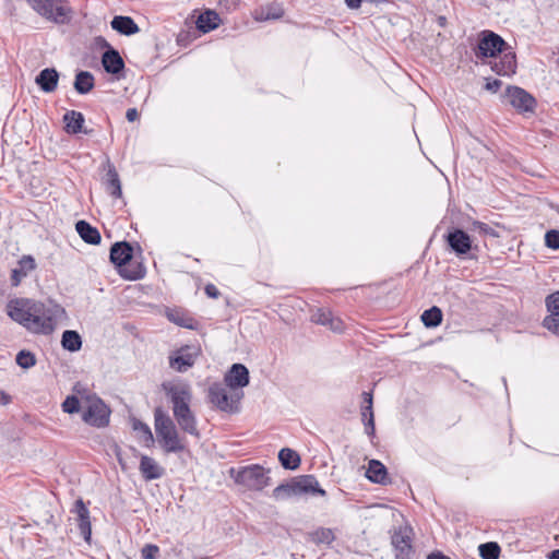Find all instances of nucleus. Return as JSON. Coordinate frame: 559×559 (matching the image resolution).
Here are the masks:
<instances>
[{"label":"nucleus","mask_w":559,"mask_h":559,"mask_svg":"<svg viewBox=\"0 0 559 559\" xmlns=\"http://www.w3.org/2000/svg\"><path fill=\"white\" fill-rule=\"evenodd\" d=\"M8 316L33 333L49 334L64 310L55 304H44L27 298H16L7 305Z\"/></svg>","instance_id":"1"},{"label":"nucleus","mask_w":559,"mask_h":559,"mask_svg":"<svg viewBox=\"0 0 559 559\" xmlns=\"http://www.w3.org/2000/svg\"><path fill=\"white\" fill-rule=\"evenodd\" d=\"M170 401L173 403V414L181 430L185 432L199 437L197 428V419L190 408L192 394L189 385L175 384L168 390Z\"/></svg>","instance_id":"2"},{"label":"nucleus","mask_w":559,"mask_h":559,"mask_svg":"<svg viewBox=\"0 0 559 559\" xmlns=\"http://www.w3.org/2000/svg\"><path fill=\"white\" fill-rule=\"evenodd\" d=\"M154 419L155 431L165 452L177 453L182 451L185 445L171 418L160 408H156L154 413Z\"/></svg>","instance_id":"3"},{"label":"nucleus","mask_w":559,"mask_h":559,"mask_svg":"<svg viewBox=\"0 0 559 559\" xmlns=\"http://www.w3.org/2000/svg\"><path fill=\"white\" fill-rule=\"evenodd\" d=\"M111 411L105 402L95 394H83L82 420L95 428H105L109 425Z\"/></svg>","instance_id":"4"},{"label":"nucleus","mask_w":559,"mask_h":559,"mask_svg":"<svg viewBox=\"0 0 559 559\" xmlns=\"http://www.w3.org/2000/svg\"><path fill=\"white\" fill-rule=\"evenodd\" d=\"M319 493L325 495V491L319 488V483L312 475H305L293 479L287 484H282L273 490V498L275 500H285L292 497L301 496L304 493Z\"/></svg>","instance_id":"5"},{"label":"nucleus","mask_w":559,"mask_h":559,"mask_svg":"<svg viewBox=\"0 0 559 559\" xmlns=\"http://www.w3.org/2000/svg\"><path fill=\"white\" fill-rule=\"evenodd\" d=\"M31 8L45 20L55 24H66L72 11L67 0H26Z\"/></svg>","instance_id":"6"},{"label":"nucleus","mask_w":559,"mask_h":559,"mask_svg":"<svg viewBox=\"0 0 559 559\" xmlns=\"http://www.w3.org/2000/svg\"><path fill=\"white\" fill-rule=\"evenodd\" d=\"M236 484L249 490L260 491L269 486L270 477L267 472L260 465H250L240 468L234 477Z\"/></svg>","instance_id":"7"},{"label":"nucleus","mask_w":559,"mask_h":559,"mask_svg":"<svg viewBox=\"0 0 559 559\" xmlns=\"http://www.w3.org/2000/svg\"><path fill=\"white\" fill-rule=\"evenodd\" d=\"M209 396L211 402L221 411L234 413L238 411V403L242 393H229L227 388L215 383L210 388Z\"/></svg>","instance_id":"8"},{"label":"nucleus","mask_w":559,"mask_h":559,"mask_svg":"<svg viewBox=\"0 0 559 559\" xmlns=\"http://www.w3.org/2000/svg\"><path fill=\"white\" fill-rule=\"evenodd\" d=\"M391 544L396 559H412L413 556V528L402 525L393 531Z\"/></svg>","instance_id":"9"},{"label":"nucleus","mask_w":559,"mask_h":559,"mask_svg":"<svg viewBox=\"0 0 559 559\" xmlns=\"http://www.w3.org/2000/svg\"><path fill=\"white\" fill-rule=\"evenodd\" d=\"M503 97L509 105L521 112L533 111L536 105L535 98L525 90L518 86H508Z\"/></svg>","instance_id":"10"},{"label":"nucleus","mask_w":559,"mask_h":559,"mask_svg":"<svg viewBox=\"0 0 559 559\" xmlns=\"http://www.w3.org/2000/svg\"><path fill=\"white\" fill-rule=\"evenodd\" d=\"M548 316L543 320V326L554 334H559V290L545 299Z\"/></svg>","instance_id":"11"},{"label":"nucleus","mask_w":559,"mask_h":559,"mask_svg":"<svg viewBox=\"0 0 559 559\" xmlns=\"http://www.w3.org/2000/svg\"><path fill=\"white\" fill-rule=\"evenodd\" d=\"M504 40L492 32H485L478 43L477 57H495L497 52L503 50Z\"/></svg>","instance_id":"12"},{"label":"nucleus","mask_w":559,"mask_h":559,"mask_svg":"<svg viewBox=\"0 0 559 559\" xmlns=\"http://www.w3.org/2000/svg\"><path fill=\"white\" fill-rule=\"evenodd\" d=\"M226 386L230 390L242 389L249 384V370L245 365L234 364L224 377Z\"/></svg>","instance_id":"13"},{"label":"nucleus","mask_w":559,"mask_h":559,"mask_svg":"<svg viewBox=\"0 0 559 559\" xmlns=\"http://www.w3.org/2000/svg\"><path fill=\"white\" fill-rule=\"evenodd\" d=\"M447 240L451 249L459 255L465 254L472 249V240L462 229L449 233Z\"/></svg>","instance_id":"14"},{"label":"nucleus","mask_w":559,"mask_h":559,"mask_svg":"<svg viewBox=\"0 0 559 559\" xmlns=\"http://www.w3.org/2000/svg\"><path fill=\"white\" fill-rule=\"evenodd\" d=\"M139 469L146 481L160 478L165 472L164 467L148 455H141Z\"/></svg>","instance_id":"15"},{"label":"nucleus","mask_w":559,"mask_h":559,"mask_svg":"<svg viewBox=\"0 0 559 559\" xmlns=\"http://www.w3.org/2000/svg\"><path fill=\"white\" fill-rule=\"evenodd\" d=\"M78 515V522H79V528L86 542L90 540L92 528H91V521H90V511L84 504L82 499H79L74 503V508L72 510Z\"/></svg>","instance_id":"16"},{"label":"nucleus","mask_w":559,"mask_h":559,"mask_svg":"<svg viewBox=\"0 0 559 559\" xmlns=\"http://www.w3.org/2000/svg\"><path fill=\"white\" fill-rule=\"evenodd\" d=\"M59 81V73L55 68H46L39 72L35 79V83L45 93L56 91Z\"/></svg>","instance_id":"17"},{"label":"nucleus","mask_w":559,"mask_h":559,"mask_svg":"<svg viewBox=\"0 0 559 559\" xmlns=\"http://www.w3.org/2000/svg\"><path fill=\"white\" fill-rule=\"evenodd\" d=\"M132 258V247L123 241L115 243L110 249V261L118 267L126 265Z\"/></svg>","instance_id":"18"},{"label":"nucleus","mask_w":559,"mask_h":559,"mask_svg":"<svg viewBox=\"0 0 559 559\" xmlns=\"http://www.w3.org/2000/svg\"><path fill=\"white\" fill-rule=\"evenodd\" d=\"M102 63L106 72L111 74H118L124 68L123 59L119 52L112 48L104 52Z\"/></svg>","instance_id":"19"},{"label":"nucleus","mask_w":559,"mask_h":559,"mask_svg":"<svg viewBox=\"0 0 559 559\" xmlns=\"http://www.w3.org/2000/svg\"><path fill=\"white\" fill-rule=\"evenodd\" d=\"M110 25L112 29L126 36L140 32L138 24L130 16L117 15L111 20Z\"/></svg>","instance_id":"20"},{"label":"nucleus","mask_w":559,"mask_h":559,"mask_svg":"<svg viewBox=\"0 0 559 559\" xmlns=\"http://www.w3.org/2000/svg\"><path fill=\"white\" fill-rule=\"evenodd\" d=\"M35 269V260L31 255H24L19 261V266L12 270L11 282L13 286H17L21 281Z\"/></svg>","instance_id":"21"},{"label":"nucleus","mask_w":559,"mask_h":559,"mask_svg":"<svg viewBox=\"0 0 559 559\" xmlns=\"http://www.w3.org/2000/svg\"><path fill=\"white\" fill-rule=\"evenodd\" d=\"M75 229L80 237L90 245H98L102 240L100 234L97 228L93 227L85 221H79L75 225Z\"/></svg>","instance_id":"22"},{"label":"nucleus","mask_w":559,"mask_h":559,"mask_svg":"<svg viewBox=\"0 0 559 559\" xmlns=\"http://www.w3.org/2000/svg\"><path fill=\"white\" fill-rule=\"evenodd\" d=\"M365 405L361 407V418L365 421L366 432L372 435L374 432V417L372 412V394L370 392L362 393Z\"/></svg>","instance_id":"23"},{"label":"nucleus","mask_w":559,"mask_h":559,"mask_svg":"<svg viewBox=\"0 0 559 559\" xmlns=\"http://www.w3.org/2000/svg\"><path fill=\"white\" fill-rule=\"evenodd\" d=\"M366 477L376 484H385L388 480L386 467L378 460H371L368 463Z\"/></svg>","instance_id":"24"},{"label":"nucleus","mask_w":559,"mask_h":559,"mask_svg":"<svg viewBox=\"0 0 559 559\" xmlns=\"http://www.w3.org/2000/svg\"><path fill=\"white\" fill-rule=\"evenodd\" d=\"M104 183H105L106 191L114 198H120L122 195L121 182L119 179V175H118L116 168L114 167V165H111V164H108V170H107L106 179H105Z\"/></svg>","instance_id":"25"},{"label":"nucleus","mask_w":559,"mask_h":559,"mask_svg":"<svg viewBox=\"0 0 559 559\" xmlns=\"http://www.w3.org/2000/svg\"><path fill=\"white\" fill-rule=\"evenodd\" d=\"M219 23V15L216 12L210 10L200 14L197 20V26L203 33H209L218 27Z\"/></svg>","instance_id":"26"},{"label":"nucleus","mask_w":559,"mask_h":559,"mask_svg":"<svg viewBox=\"0 0 559 559\" xmlns=\"http://www.w3.org/2000/svg\"><path fill=\"white\" fill-rule=\"evenodd\" d=\"M66 123V131L71 134H76L82 131L84 123V116L80 111L70 110L63 116Z\"/></svg>","instance_id":"27"},{"label":"nucleus","mask_w":559,"mask_h":559,"mask_svg":"<svg viewBox=\"0 0 559 559\" xmlns=\"http://www.w3.org/2000/svg\"><path fill=\"white\" fill-rule=\"evenodd\" d=\"M283 13L284 11L281 4L271 3L257 10L254 13V19L257 21L277 20L283 16Z\"/></svg>","instance_id":"28"},{"label":"nucleus","mask_w":559,"mask_h":559,"mask_svg":"<svg viewBox=\"0 0 559 559\" xmlns=\"http://www.w3.org/2000/svg\"><path fill=\"white\" fill-rule=\"evenodd\" d=\"M278 460L282 466L286 469L294 471L297 469L300 465L299 454L289 448H284L280 451Z\"/></svg>","instance_id":"29"},{"label":"nucleus","mask_w":559,"mask_h":559,"mask_svg":"<svg viewBox=\"0 0 559 559\" xmlns=\"http://www.w3.org/2000/svg\"><path fill=\"white\" fill-rule=\"evenodd\" d=\"M94 87V76L88 71H80L75 75L74 88L79 94H87Z\"/></svg>","instance_id":"30"},{"label":"nucleus","mask_w":559,"mask_h":559,"mask_svg":"<svg viewBox=\"0 0 559 559\" xmlns=\"http://www.w3.org/2000/svg\"><path fill=\"white\" fill-rule=\"evenodd\" d=\"M493 69L499 75H511L515 73V55L512 52L504 53L503 59L499 63H495Z\"/></svg>","instance_id":"31"},{"label":"nucleus","mask_w":559,"mask_h":559,"mask_svg":"<svg viewBox=\"0 0 559 559\" xmlns=\"http://www.w3.org/2000/svg\"><path fill=\"white\" fill-rule=\"evenodd\" d=\"M62 346L70 350V352H76L82 346V340L78 332L67 330L62 334Z\"/></svg>","instance_id":"32"},{"label":"nucleus","mask_w":559,"mask_h":559,"mask_svg":"<svg viewBox=\"0 0 559 559\" xmlns=\"http://www.w3.org/2000/svg\"><path fill=\"white\" fill-rule=\"evenodd\" d=\"M421 321L427 328L438 326L442 321V312L438 307H432L424 311Z\"/></svg>","instance_id":"33"},{"label":"nucleus","mask_w":559,"mask_h":559,"mask_svg":"<svg viewBox=\"0 0 559 559\" xmlns=\"http://www.w3.org/2000/svg\"><path fill=\"white\" fill-rule=\"evenodd\" d=\"M132 428L134 431H138L140 433V439L146 447H151L153 444L154 438L150 427L146 424L138 419H134L132 423Z\"/></svg>","instance_id":"34"},{"label":"nucleus","mask_w":559,"mask_h":559,"mask_svg":"<svg viewBox=\"0 0 559 559\" xmlns=\"http://www.w3.org/2000/svg\"><path fill=\"white\" fill-rule=\"evenodd\" d=\"M194 364V355L180 353L177 357L170 360V365L177 371H186Z\"/></svg>","instance_id":"35"},{"label":"nucleus","mask_w":559,"mask_h":559,"mask_svg":"<svg viewBox=\"0 0 559 559\" xmlns=\"http://www.w3.org/2000/svg\"><path fill=\"white\" fill-rule=\"evenodd\" d=\"M83 408V394L80 397L74 395L68 396L62 403V411L68 414L82 412Z\"/></svg>","instance_id":"36"},{"label":"nucleus","mask_w":559,"mask_h":559,"mask_svg":"<svg viewBox=\"0 0 559 559\" xmlns=\"http://www.w3.org/2000/svg\"><path fill=\"white\" fill-rule=\"evenodd\" d=\"M479 556L483 559H499L500 547L497 543L490 542L481 544L479 547Z\"/></svg>","instance_id":"37"},{"label":"nucleus","mask_w":559,"mask_h":559,"mask_svg":"<svg viewBox=\"0 0 559 559\" xmlns=\"http://www.w3.org/2000/svg\"><path fill=\"white\" fill-rule=\"evenodd\" d=\"M16 364L23 369H29L35 366L36 358L35 355L27 350H21L15 358Z\"/></svg>","instance_id":"38"},{"label":"nucleus","mask_w":559,"mask_h":559,"mask_svg":"<svg viewBox=\"0 0 559 559\" xmlns=\"http://www.w3.org/2000/svg\"><path fill=\"white\" fill-rule=\"evenodd\" d=\"M334 539V534L329 528H321L312 534V540L317 544H331Z\"/></svg>","instance_id":"39"},{"label":"nucleus","mask_w":559,"mask_h":559,"mask_svg":"<svg viewBox=\"0 0 559 559\" xmlns=\"http://www.w3.org/2000/svg\"><path fill=\"white\" fill-rule=\"evenodd\" d=\"M545 245L549 249L558 250L559 249V230L551 229L545 234Z\"/></svg>","instance_id":"40"},{"label":"nucleus","mask_w":559,"mask_h":559,"mask_svg":"<svg viewBox=\"0 0 559 559\" xmlns=\"http://www.w3.org/2000/svg\"><path fill=\"white\" fill-rule=\"evenodd\" d=\"M141 554L143 559H157L159 548L156 545L147 544L142 548Z\"/></svg>","instance_id":"41"},{"label":"nucleus","mask_w":559,"mask_h":559,"mask_svg":"<svg viewBox=\"0 0 559 559\" xmlns=\"http://www.w3.org/2000/svg\"><path fill=\"white\" fill-rule=\"evenodd\" d=\"M331 317H332V312L320 309L316 313L312 314V321L314 323L326 326Z\"/></svg>","instance_id":"42"},{"label":"nucleus","mask_w":559,"mask_h":559,"mask_svg":"<svg viewBox=\"0 0 559 559\" xmlns=\"http://www.w3.org/2000/svg\"><path fill=\"white\" fill-rule=\"evenodd\" d=\"M473 227H474V230H477L480 234L490 235V236H493V237L497 236L496 231L490 226H488L485 223L474 222L473 223Z\"/></svg>","instance_id":"43"},{"label":"nucleus","mask_w":559,"mask_h":559,"mask_svg":"<svg viewBox=\"0 0 559 559\" xmlns=\"http://www.w3.org/2000/svg\"><path fill=\"white\" fill-rule=\"evenodd\" d=\"M326 326H329V329L332 330L333 332L341 333L344 331V322L340 318L334 317L333 314L330 318Z\"/></svg>","instance_id":"44"},{"label":"nucleus","mask_w":559,"mask_h":559,"mask_svg":"<svg viewBox=\"0 0 559 559\" xmlns=\"http://www.w3.org/2000/svg\"><path fill=\"white\" fill-rule=\"evenodd\" d=\"M205 294L211 298H217L219 295V292L215 285L209 284L205 286Z\"/></svg>","instance_id":"45"},{"label":"nucleus","mask_w":559,"mask_h":559,"mask_svg":"<svg viewBox=\"0 0 559 559\" xmlns=\"http://www.w3.org/2000/svg\"><path fill=\"white\" fill-rule=\"evenodd\" d=\"M500 86H501V81L493 80L491 82H487L486 90L490 91L492 93H496L500 88Z\"/></svg>","instance_id":"46"},{"label":"nucleus","mask_w":559,"mask_h":559,"mask_svg":"<svg viewBox=\"0 0 559 559\" xmlns=\"http://www.w3.org/2000/svg\"><path fill=\"white\" fill-rule=\"evenodd\" d=\"M126 118L130 122L135 121L139 118L138 110L135 108H129L126 112Z\"/></svg>","instance_id":"47"},{"label":"nucleus","mask_w":559,"mask_h":559,"mask_svg":"<svg viewBox=\"0 0 559 559\" xmlns=\"http://www.w3.org/2000/svg\"><path fill=\"white\" fill-rule=\"evenodd\" d=\"M427 559H451L450 557L443 555L440 551H435L428 555Z\"/></svg>","instance_id":"48"},{"label":"nucleus","mask_w":559,"mask_h":559,"mask_svg":"<svg viewBox=\"0 0 559 559\" xmlns=\"http://www.w3.org/2000/svg\"><path fill=\"white\" fill-rule=\"evenodd\" d=\"M362 0H345V3L350 9H358Z\"/></svg>","instance_id":"49"},{"label":"nucleus","mask_w":559,"mask_h":559,"mask_svg":"<svg viewBox=\"0 0 559 559\" xmlns=\"http://www.w3.org/2000/svg\"><path fill=\"white\" fill-rule=\"evenodd\" d=\"M11 401V397L9 394H7L5 392L3 391H0V403L5 405L8 404L9 402Z\"/></svg>","instance_id":"50"},{"label":"nucleus","mask_w":559,"mask_h":559,"mask_svg":"<svg viewBox=\"0 0 559 559\" xmlns=\"http://www.w3.org/2000/svg\"><path fill=\"white\" fill-rule=\"evenodd\" d=\"M120 274L126 277V278H129V280H135L138 278L139 276L135 275V274H129L127 273L124 270H120Z\"/></svg>","instance_id":"51"},{"label":"nucleus","mask_w":559,"mask_h":559,"mask_svg":"<svg viewBox=\"0 0 559 559\" xmlns=\"http://www.w3.org/2000/svg\"><path fill=\"white\" fill-rule=\"evenodd\" d=\"M96 41L98 43L99 46L102 47H108V49L110 48L109 47V44L107 43V40L103 37H97L96 38Z\"/></svg>","instance_id":"52"},{"label":"nucleus","mask_w":559,"mask_h":559,"mask_svg":"<svg viewBox=\"0 0 559 559\" xmlns=\"http://www.w3.org/2000/svg\"><path fill=\"white\" fill-rule=\"evenodd\" d=\"M549 558L550 559H559V549L551 551Z\"/></svg>","instance_id":"53"},{"label":"nucleus","mask_w":559,"mask_h":559,"mask_svg":"<svg viewBox=\"0 0 559 559\" xmlns=\"http://www.w3.org/2000/svg\"><path fill=\"white\" fill-rule=\"evenodd\" d=\"M116 455H117V457H118V461H119L120 465H121V466H122V468L124 469V468H126V466H124V463H123V461H122V459H121V456H120V452H119V450H118V451H116Z\"/></svg>","instance_id":"54"}]
</instances>
